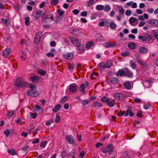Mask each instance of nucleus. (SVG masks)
I'll return each instance as SVG.
<instances>
[{
  "label": "nucleus",
  "instance_id": "39448f33",
  "mask_svg": "<svg viewBox=\"0 0 158 158\" xmlns=\"http://www.w3.org/2000/svg\"><path fill=\"white\" fill-rule=\"evenodd\" d=\"M78 87V85L75 83L70 84L69 86V90L71 93H74L77 91Z\"/></svg>",
  "mask_w": 158,
  "mask_h": 158
},
{
  "label": "nucleus",
  "instance_id": "423d86ee",
  "mask_svg": "<svg viewBox=\"0 0 158 158\" xmlns=\"http://www.w3.org/2000/svg\"><path fill=\"white\" fill-rule=\"evenodd\" d=\"M113 96L116 99L121 101L123 100L126 97V96L125 94L120 93L114 94Z\"/></svg>",
  "mask_w": 158,
  "mask_h": 158
},
{
  "label": "nucleus",
  "instance_id": "e2e57ef3",
  "mask_svg": "<svg viewBox=\"0 0 158 158\" xmlns=\"http://www.w3.org/2000/svg\"><path fill=\"white\" fill-rule=\"evenodd\" d=\"M110 8L109 5H106L105 7L104 11H108L110 10Z\"/></svg>",
  "mask_w": 158,
  "mask_h": 158
},
{
  "label": "nucleus",
  "instance_id": "c756f323",
  "mask_svg": "<svg viewBox=\"0 0 158 158\" xmlns=\"http://www.w3.org/2000/svg\"><path fill=\"white\" fill-rule=\"evenodd\" d=\"M108 23L107 22H104L103 21L100 22L99 23V25L101 27H103L104 25L107 27H109L108 26Z\"/></svg>",
  "mask_w": 158,
  "mask_h": 158
},
{
  "label": "nucleus",
  "instance_id": "7ed1b4c3",
  "mask_svg": "<svg viewBox=\"0 0 158 158\" xmlns=\"http://www.w3.org/2000/svg\"><path fill=\"white\" fill-rule=\"evenodd\" d=\"M114 149L113 145L110 144L108 145L106 147L102 148L101 151L105 153L109 152V154H111L114 152Z\"/></svg>",
  "mask_w": 158,
  "mask_h": 158
},
{
  "label": "nucleus",
  "instance_id": "8fccbe9b",
  "mask_svg": "<svg viewBox=\"0 0 158 158\" xmlns=\"http://www.w3.org/2000/svg\"><path fill=\"white\" fill-rule=\"evenodd\" d=\"M129 54L130 53L128 51L122 52L121 53V55L123 56H126L129 55Z\"/></svg>",
  "mask_w": 158,
  "mask_h": 158
},
{
  "label": "nucleus",
  "instance_id": "09e8293b",
  "mask_svg": "<svg viewBox=\"0 0 158 158\" xmlns=\"http://www.w3.org/2000/svg\"><path fill=\"white\" fill-rule=\"evenodd\" d=\"M67 98V97L66 96H65L63 97L60 100V102L61 103H64L66 101V100Z\"/></svg>",
  "mask_w": 158,
  "mask_h": 158
},
{
  "label": "nucleus",
  "instance_id": "412c9836",
  "mask_svg": "<svg viewBox=\"0 0 158 158\" xmlns=\"http://www.w3.org/2000/svg\"><path fill=\"white\" fill-rule=\"evenodd\" d=\"M124 68L123 69H119L117 72L116 75L117 76H119L120 77H122L124 76Z\"/></svg>",
  "mask_w": 158,
  "mask_h": 158
},
{
  "label": "nucleus",
  "instance_id": "a878e982",
  "mask_svg": "<svg viewBox=\"0 0 158 158\" xmlns=\"http://www.w3.org/2000/svg\"><path fill=\"white\" fill-rule=\"evenodd\" d=\"M128 47L131 49H135L137 46L136 44L133 43H130L128 44Z\"/></svg>",
  "mask_w": 158,
  "mask_h": 158
},
{
  "label": "nucleus",
  "instance_id": "bb28decb",
  "mask_svg": "<svg viewBox=\"0 0 158 158\" xmlns=\"http://www.w3.org/2000/svg\"><path fill=\"white\" fill-rule=\"evenodd\" d=\"M117 8L119 10L118 12L119 14L122 15L124 13V10L122 6H118Z\"/></svg>",
  "mask_w": 158,
  "mask_h": 158
},
{
  "label": "nucleus",
  "instance_id": "052dcab7",
  "mask_svg": "<svg viewBox=\"0 0 158 158\" xmlns=\"http://www.w3.org/2000/svg\"><path fill=\"white\" fill-rule=\"evenodd\" d=\"M74 67L73 64H69L68 65V69L69 70H73L74 69Z\"/></svg>",
  "mask_w": 158,
  "mask_h": 158
},
{
  "label": "nucleus",
  "instance_id": "f3484780",
  "mask_svg": "<svg viewBox=\"0 0 158 158\" xmlns=\"http://www.w3.org/2000/svg\"><path fill=\"white\" fill-rule=\"evenodd\" d=\"M139 51L142 54H146L148 52V50L145 47H141L139 48Z\"/></svg>",
  "mask_w": 158,
  "mask_h": 158
},
{
  "label": "nucleus",
  "instance_id": "de8ad7c7",
  "mask_svg": "<svg viewBox=\"0 0 158 158\" xmlns=\"http://www.w3.org/2000/svg\"><path fill=\"white\" fill-rule=\"evenodd\" d=\"M40 38L35 37L34 40V43L37 44H39L40 43Z\"/></svg>",
  "mask_w": 158,
  "mask_h": 158
},
{
  "label": "nucleus",
  "instance_id": "ea45409f",
  "mask_svg": "<svg viewBox=\"0 0 158 158\" xmlns=\"http://www.w3.org/2000/svg\"><path fill=\"white\" fill-rule=\"evenodd\" d=\"M14 114V112L12 110H9L8 111V114L7 115V116L11 117Z\"/></svg>",
  "mask_w": 158,
  "mask_h": 158
},
{
  "label": "nucleus",
  "instance_id": "a211bd4d",
  "mask_svg": "<svg viewBox=\"0 0 158 158\" xmlns=\"http://www.w3.org/2000/svg\"><path fill=\"white\" fill-rule=\"evenodd\" d=\"M124 115L125 117L127 116L128 115L130 117H132L134 115V113L129 109H127L124 113Z\"/></svg>",
  "mask_w": 158,
  "mask_h": 158
},
{
  "label": "nucleus",
  "instance_id": "6ab92c4d",
  "mask_svg": "<svg viewBox=\"0 0 158 158\" xmlns=\"http://www.w3.org/2000/svg\"><path fill=\"white\" fill-rule=\"evenodd\" d=\"M64 56L66 59L70 60L73 58V55L71 53H68L64 55Z\"/></svg>",
  "mask_w": 158,
  "mask_h": 158
},
{
  "label": "nucleus",
  "instance_id": "0e129e2a",
  "mask_svg": "<svg viewBox=\"0 0 158 158\" xmlns=\"http://www.w3.org/2000/svg\"><path fill=\"white\" fill-rule=\"evenodd\" d=\"M47 144V142L46 141H44L42 142L40 144V147L44 148Z\"/></svg>",
  "mask_w": 158,
  "mask_h": 158
},
{
  "label": "nucleus",
  "instance_id": "338daca9",
  "mask_svg": "<svg viewBox=\"0 0 158 158\" xmlns=\"http://www.w3.org/2000/svg\"><path fill=\"white\" fill-rule=\"evenodd\" d=\"M87 12L85 11H83L81 13V16L85 17L87 16Z\"/></svg>",
  "mask_w": 158,
  "mask_h": 158
},
{
  "label": "nucleus",
  "instance_id": "2eb2a0df",
  "mask_svg": "<svg viewBox=\"0 0 158 158\" xmlns=\"http://www.w3.org/2000/svg\"><path fill=\"white\" fill-rule=\"evenodd\" d=\"M115 104L114 99H110L109 98L107 102V104L110 107H113Z\"/></svg>",
  "mask_w": 158,
  "mask_h": 158
},
{
  "label": "nucleus",
  "instance_id": "6e6552de",
  "mask_svg": "<svg viewBox=\"0 0 158 158\" xmlns=\"http://www.w3.org/2000/svg\"><path fill=\"white\" fill-rule=\"evenodd\" d=\"M65 138L69 144H73L75 142L74 139L71 135H67L65 136Z\"/></svg>",
  "mask_w": 158,
  "mask_h": 158
},
{
  "label": "nucleus",
  "instance_id": "72a5a7b5",
  "mask_svg": "<svg viewBox=\"0 0 158 158\" xmlns=\"http://www.w3.org/2000/svg\"><path fill=\"white\" fill-rule=\"evenodd\" d=\"M109 98L106 97H102V98L101 101L102 102L104 103H107L108 101L109 100Z\"/></svg>",
  "mask_w": 158,
  "mask_h": 158
},
{
  "label": "nucleus",
  "instance_id": "774afa93",
  "mask_svg": "<svg viewBox=\"0 0 158 158\" xmlns=\"http://www.w3.org/2000/svg\"><path fill=\"white\" fill-rule=\"evenodd\" d=\"M104 65V63L102 62L99 63L98 65V67L100 69H101L102 68H103Z\"/></svg>",
  "mask_w": 158,
  "mask_h": 158
},
{
  "label": "nucleus",
  "instance_id": "1a4fd4ad",
  "mask_svg": "<svg viewBox=\"0 0 158 158\" xmlns=\"http://www.w3.org/2000/svg\"><path fill=\"white\" fill-rule=\"evenodd\" d=\"M11 48H6L3 51L2 54L4 57H7L11 53Z\"/></svg>",
  "mask_w": 158,
  "mask_h": 158
},
{
  "label": "nucleus",
  "instance_id": "9b49d317",
  "mask_svg": "<svg viewBox=\"0 0 158 158\" xmlns=\"http://www.w3.org/2000/svg\"><path fill=\"white\" fill-rule=\"evenodd\" d=\"M31 81L34 83H37L40 81L39 77L37 75H33L30 77Z\"/></svg>",
  "mask_w": 158,
  "mask_h": 158
},
{
  "label": "nucleus",
  "instance_id": "c03bdc74",
  "mask_svg": "<svg viewBox=\"0 0 158 158\" xmlns=\"http://www.w3.org/2000/svg\"><path fill=\"white\" fill-rule=\"evenodd\" d=\"M42 35V33L41 31L38 32L36 35L35 37L38 38L40 39V38Z\"/></svg>",
  "mask_w": 158,
  "mask_h": 158
},
{
  "label": "nucleus",
  "instance_id": "680f3d73",
  "mask_svg": "<svg viewBox=\"0 0 158 158\" xmlns=\"http://www.w3.org/2000/svg\"><path fill=\"white\" fill-rule=\"evenodd\" d=\"M142 114V112L140 110H139L136 116L138 118H140L141 117Z\"/></svg>",
  "mask_w": 158,
  "mask_h": 158
},
{
  "label": "nucleus",
  "instance_id": "473e14b6",
  "mask_svg": "<svg viewBox=\"0 0 158 158\" xmlns=\"http://www.w3.org/2000/svg\"><path fill=\"white\" fill-rule=\"evenodd\" d=\"M131 67L133 69H135L136 67L135 63L133 60H131L130 62Z\"/></svg>",
  "mask_w": 158,
  "mask_h": 158
},
{
  "label": "nucleus",
  "instance_id": "69168bd1",
  "mask_svg": "<svg viewBox=\"0 0 158 158\" xmlns=\"http://www.w3.org/2000/svg\"><path fill=\"white\" fill-rule=\"evenodd\" d=\"M151 106V105L150 104H147L143 106L144 108L147 110L148 108Z\"/></svg>",
  "mask_w": 158,
  "mask_h": 158
},
{
  "label": "nucleus",
  "instance_id": "13d9d810",
  "mask_svg": "<svg viewBox=\"0 0 158 158\" xmlns=\"http://www.w3.org/2000/svg\"><path fill=\"white\" fill-rule=\"evenodd\" d=\"M55 121L56 123H58L60 122V117L58 115H56Z\"/></svg>",
  "mask_w": 158,
  "mask_h": 158
},
{
  "label": "nucleus",
  "instance_id": "0eeeda50",
  "mask_svg": "<svg viewBox=\"0 0 158 158\" xmlns=\"http://www.w3.org/2000/svg\"><path fill=\"white\" fill-rule=\"evenodd\" d=\"M124 76L130 78L133 77V73L127 68H124Z\"/></svg>",
  "mask_w": 158,
  "mask_h": 158
},
{
  "label": "nucleus",
  "instance_id": "f704fd0d",
  "mask_svg": "<svg viewBox=\"0 0 158 158\" xmlns=\"http://www.w3.org/2000/svg\"><path fill=\"white\" fill-rule=\"evenodd\" d=\"M89 102V101L86 100H82L81 103L82 104V105L83 106H85Z\"/></svg>",
  "mask_w": 158,
  "mask_h": 158
},
{
  "label": "nucleus",
  "instance_id": "20e7f679",
  "mask_svg": "<svg viewBox=\"0 0 158 158\" xmlns=\"http://www.w3.org/2000/svg\"><path fill=\"white\" fill-rule=\"evenodd\" d=\"M28 95L32 97H36L39 95V93L35 89L28 90L26 93Z\"/></svg>",
  "mask_w": 158,
  "mask_h": 158
},
{
  "label": "nucleus",
  "instance_id": "c85d7f7f",
  "mask_svg": "<svg viewBox=\"0 0 158 158\" xmlns=\"http://www.w3.org/2000/svg\"><path fill=\"white\" fill-rule=\"evenodd\" d=\"M85 84H81L80 86V91L82 93L85 92Z\"/></svg>",
  "mask_w": 158,
  "mask_h": 158
},
{
  "label": "nucleus",
  "instance_id": "a19ab883",
  "mask_svg": "<svg viewBox=\"0 0 158 158\" xmlns=\"http://www.w3.org/2000/svg\"><path fill=\"white\" fill-rule=\"evenodd\" d=\"M35 109L41 112H42L43 111L42 109L38 105L35 106Z\"/></svg>",
  "mask_w": 158,
  "mask_h": 158
},
{
  "label": "nucleus",
  "instance_id": "aec40b11",
  "mask_svg": "<svg viewBox=\"0 0 158 158\" xmlns=\"http://www.w3.org/2000/svg\"><path fill=\"white\" fill-rule=\"evenodd\" d=\"M116 44H113L110 42H107L105 44V46L109 48H113L116 46Z\"/></svg>",
  "mask_w": 158,
  "mask_h": 158
},
{
  "label": "nucleus",
  "instance_id": "e433bc0d",
  "mask_svg": "<svg viewBox=\"0 0 158 158\" xmlns=\"http://www.w3.org/2000/svg\"><path fill=\"white\" fill-rule=\"evenodd\" d=\"M30 18L29 17H27L25 18V23L27 26L30 25Z\"/></svg>",
  "mask_w": 158,
  "mask_h": 158
},
{
  "label": "nucleus",
  "instance_id": "7c9ffc66",
  "mask_svg": "<svg viewBox=\"0 0 158 158\" xmlns=\"http://www.w3.org/2000/svg\"><path fill=\"white\" fill-rule=\"evenodd\" d=\"M108 26L109 27L110 26V28L112 29H115L117 27L116 24L115 23L112 22L110 23L109 25H108Z\"/></svg>",
  "mask_w": 158,
  "mask_h": 158
},
{
  "label": "nucleus",
  "instance_id": "393cba45",
  "mask_svg": "<svg viewBox=\"0 0 158 158\" xmlns=\"http://www.w3.org/2000/svg\"><path fill=\"white\" fill-rule=\"evenodd\" d=\"M93 105L94 107L98 108L102 106V104L101 103L98 102H95L94 103Z\"/></svg>",
  "mask_w": 158,
  "mask_h": 158
},
{
  "label": "nucleus",
  "instance_id": "dca6fc26",
  "mask_svg": "<svg viewBox=\"0 0 158 158\" xmlns=\"http://www.w3.org/2000/svg\"><path fill=\"white\" fill-rule=\"evenodd\" d=\"M123 86L125 88L127 89H130L131 87V85L130 82L129 81L125 82L123 84Z\"/></svg>",
  "mask_w": 158,
  "mask_h": 158
},
{
  "label": "nucleus",
  "instance_id": "b1692460",
  "mask_svg": "<svg viewBox=\"0 0 158 158\" xmlns=\"http://www.w3.org/2000/svg\"><path fill=\"white\" fill-rule=\"evenodd\" d=\"M61 108L60 104H58L52 109V111L55 113L57 112Z\"/></svg>",
  "mask_w": 158,
  "mask_h": 158
},
{
  "label": "nucleus",
  "instance_id": "2f4dec72",
  "mask_svg": "<svg viewBox=\"0 0 158 158\" xmlns=\"http://www.w3.org/2000/svg\"><path fill=\"white\" fill-rule=\"evenodd\" d=\"M94 45V43L93 42H90L87 43L85 45V47L86 48H89L92 47Z\"/></svg>",
  "mask_w": 158,
  "mask_h": 158
},
{
  "label": "nucleus",
  "instance_id": "ddd939ff",
  "mask_svg": "<svg viewBox=\"0 0 158 158\" xmlns=\"http://www.w3.org/2000/svg\"><path fill=\"white\" fill-rule=\"evenodd\" d=\"M135 56L137 63L139 64L144 65V64L143 63V61L141 60L140 55L137 54L135 55Z\"/></svg>",
  "mask_w": 158,
  "mask_h": 158
},
{
  "label": "nucleus",
  "instance_id": "5701e85b",
  "mask_svg": "<svg viewBox=\"0 0 158 158\" xmlns=\"http://www.w3.org/2000/svg\"><path fill=\"white\" fill-rule=\"evenodd\" d=\"M144 38L146 41H149L152 39V36L148 34H145L143 35Z\"/></svg>",
  "mask_w": 158,
  "mask_h": 158
},
{
  "label": "nucleus",
  "instance_id": "864d4df0",
  "mask_svg": "<svg viewBox=\"0 0 158 158\" xmlns=\"http://www.w3.org/2000/svg\"><path fill=\"white\" fill-rule=\"evenodd\" d=\"M94 3V0H89L88 3V6H90L92 5Z\"/></svg>",
  "mask_w": 158,
  "mask_h": 158
},
{
  "label": "nucleus",
  "instance_id": "f257e3e1",
  "mask_svg": "<svg viewBox=\"0 0 158 158\" xmlns=\"http://www.w3.org/2000/svg\"><path fill=\"white\" fill-rule=\"evenodd\" d=\"M28 84L27 82L22 80L21 78H17L15 81V85L18 88H23L26 87Z\"/></svg>",
  "mask_w": 158,
  "mask_h": 158
},
{
  "label": "nucleus",
  "instance_id": "4be33fe9",
  "mask_svg": "<svg viewBox=\"0 0 158 158\" xmlns=\"http://www.w3.org/2000/svg\"><path fill=\"white\" fill-rule=\"evenodd\" d=\"M80 33V31L77 28L73 29L72 30V31L71 32V33L73 34L74 35L77 36H78L79 35V34Z\"/></svg>",
  "mask_w": 158,
  "mask_h": 158
},
{
  "label": "nucleus",
  "instance_id": "5fc2aeb1",
  "mask_svg": "<svg viewBox=\"0 0 158 158\" xmlns=\"http://www.w3.org/2000/svg\"><path fill=\"white\" fill-rule=\"evenodd\" d=\"M58 3V0H52L51 4L53 5H55Z\"/></svg>",
  "mask_w": 158,
  "mask_h": 158
},
{
  "label": "nucleus",
  "instance_id": "f8f14e48",
  "mask_svg": "<svg viewBox=\"0 0 158 158\" xmlns=\"http://www.w3.org/2000/svg\"><path fill=\"white\" fill-rule=\"evenodd\" d=\"M149 23L152 27H158V19H152L150 21Z\"/></svg>",
  "mask_w": 158,
  "mask_h": 158
},
{
  "label": "nucleus",
  "instance_id": "49530a36",
  "mask_svg": "<svg viewBox=\"0 0 158 158\" xmlns=\"http://www.w3.org/2000/svg\"><path fill=\"white\" fill-rule=\"evenodd\" d=\"M154 33V36L157 40H158V32L157 31L154 30L153 31Z\"/></svg>",
  "mask_w": 158,
  "mask_h": 158
},
{
  "label": "nucleus",
  "instance_id": "6e6d98bb",
  "mask_svg": "<svg viewBox=\"0 0 158 158\" xmlns=\"http://www.w3.org/2000/svg\"><path fill=\"white\" fill-rule=\"evenodd\" d=\"M29 87L31 89H34L36 88V86L33 84L31 83L29 84Z\"/></svg>",
  "mask_w": 158,
  "mask_h": 158
},
{
  "label": "nucleus",
  "instance_id": "c9c22d12",
  "mask_svg": "<svg viewBox=\"0 0 158 158\" xmlns=\"http://www.w3.org/2000/svg\"><path fill=\"white\" fill-rule=\"evenodd\" d=\"M96 9L97 10H101L104 9V6L102 5H98L96 6Z\"/></svg>",
  "mask_w": 158,
  "mask_h": 158
},
{
  "label": "nucleus",
  "instance_id": "4c0bfd02",
  "mask_svg": "<svg viewBox=\"0 0 158 158\" xmlns=\"http://www.w3.org/2000/svg\"><path fill=\"white\" fill-rule=\"evenodd\" d=\"M136 19L135 18L131 17L129 19L130 23L131 24V23L135 22L136 21Z\"/></svg>",
  "mask_w": 158,
  "mask_h": 158
},
{
  "label": "nucleus",
  "instance_id": "37998d69",
  "mask_svg": "<svg viewBox=\"0 0 158 158\" xmlns=\"http://www.w3.org/2000/svg\"><path fill=\"white\" fill-rule=\"evenodd\" d=\"M111 65V64L110 63H107L106 64H105L104 63V65L103 68H109Z\"/></svg>",
  "mask_w": 158,
  "mask_h": 158
},
{
  "label": "nucleus",
  "instance_id": "58836bf2",
  "mask_svg": "<svg viewBox=\"0 0 158 158\" xmlns=\"http://www.w3.org/2000/svg\"><path fill=\"white\" fill-rule=\"evenodd\" d=\"M57 12L60 16H62L64 14V12L61 10L60 9L57 10Z\"/></svg>",
  "mask_w": 158,
  "mask_h": 158
},
{
  "label": "nucleus",
  "instance_id": "cd10ccee",
  "mask_svg": "<svg viewBox=\"0 0 158 158\" xmlns=\"http://www.w3.org/2000/svg\"><path fill=\"white\" fill-rule=\"evenodd\" d=\"M7 151L10 155H14L16 154V152L14 149H8Z\"/></svg>",
  "mask_w": 158,
  "mask_h": 158
},
{
  "label": "nucleus",
  "instance_id": "a18cd8bd",
  "mask_svg": "<svg viewBox=\"0 0 158 158\" xmlns=\"http://www.w3.org/2000/svg\"><path fill=\"white\" fill-rule=\"evenodd\" d=\"M123 156L124 158H129L130 157V155L127 152H124L123 154Z\"/></svg>",
  "mask_w": 158,
  "mask_h": 158
},
{
  "label": "nucleus",
  "instance_id": "3c124183",
  "mask_svg": "<svg viewBox=\"0 0 158 158\" xmlns=\"http://www.w3.org/2000/svg\"><path fill=\"white\" fill-rule=\"evenodd\" d=\"M8 21L6 19H2L1 20V23H4L5 24L6 26H7Z\"/></svg>",
  "mask_w": 158,
  "mask_h": 158
},
{
  "label": "nucleus",
  "instance_id": "603ef678",
  "mask_svg": "<svg viewBox=\"0 0 158 158\" xmlns=\"http://www.w3.org/2000/svg\"><path fill=\"white\" fill-rule=\"evenodd\" d=\"M4 134L5 135L6 137H8L9 136V135L10 134V130L7 129L6 131H5L4 132Z\"/></svg>",
  "mask_w": 158,
  "mask_h": 158
},
{
  "label": "nucleus",
  "instance_id": "f03ea898",
  "mask_svg": "<svg viewBox=\"0 0 158 158\" xmlns=\"http://www.w3.org/2000/svg\"><path fill=\"white\" fill-rule=\"evenodd\" d=\"M47 11L45 10L42 16L43 18L42 22L44 23H49L51 22L53 20V16L51 15H48L46 14Z\"/></svg>",
  "mask_w": 158,
  "mask_h": 158
},
{
  "label": "nucleus",
  "instance_id": "79ce46f5",
  "mask_svg": "<svg viewBox=\"0 0 158 158\" xmlns=\"http://www.w3.org/2000/svg\"><path fill=\"white\" fill-rule=\"evenodd\" d=\"M38 73L42 76H44L45 75L46 73L45 71L42 69H40L38 70Z\"/></svg>",
  "mask_w": 158,
  "mask_h": 158
},
{
  "label": "nucleus",
  "instance_id": "4468645a",
  "mask_svg": "<svg viewBox=\"0 0 158 158\" xmlns=\"http://www.w3.org/2000/svg\"><path fill=\"white\" fill-rule=\"evenodd\" d=\"M110 82L113 84H118V79L117 78L111 77L109 79Z\"/></svg>",
  "mask_w": 158,
  "mask_h": 158
},
{
  "label": "nucleus",
  "instance_id": "bf43d9fd",
  "mask_svg": "<svg viewBox=\"0 0 158 158\" xmlns=\"http://www.w3.org/2000/svg\"><path fill=\"white\" fill-rule=\"evenodd\" d=\"M46 55L48 57H54V54L52 52H48L46 54Z\"/></svg>",
  "mask_w": 158,
  "mask_h": 158
},
{
  "label": "nucleus",
  "instance_id": "9d476101",
  "mask_svg": "<svg viewBox=\"0 0 158 158\" xmlns=\"http://www.w3.org/2000/svg\"><path fill=\"white\" fill-rule=\"evenodd\" d=\"M70 40L74 45L77 47L80 46V44L79 40H77L75 38L73 37H71Z\"/></svg>",
  "mask_w": 158,
  "mask_h": 158
},
{
  "label": "nucleus",
  "instance_id": "4d7b16f0",
  "mask_svg": "<svg viewBox=\"0 0 158 158\" xmlns=\"http://www.w3.org/2000/svg\"><path fill=\"white\" fill-rule=\"evenodd\" d=\"M139 40L142 41H146L143 36L139 35L138 36Z\"/></svg>",
  "mask_w": 158,
  "mask_h": 158
}]
</instances>
